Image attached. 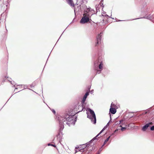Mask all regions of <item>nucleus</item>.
Segmentation results:
<instances>
[{
  "label": "nucleus",
  "instance_id": "f257e3e1",
  "mask_svg": "<svg viewBox=\"0 0 154 154\" xmlns=\"http://www.w3.org/2000/svg\"><path fill=\"white\" fill-rule=\"evenodd\" d=\"M73 120L71 116L67 115L66 117H60L59 119L60 124L61 125V128L63 129L64 128V125H65L64 122H65L66 124L69 126L71 123V122Z\"/></svg>",
  "mask_w": 154,
  "mask_h": 154
},
{
  "label": "nucleus",
  "instance_id": "f03ea898",
  "mask_svg": "<svg viewBox=\"0 0 154 154\" xmlns=\"http://www.w3.org/2000/svg\"><path fill=\"white\" fill-rule=\"evenodd\" d=\"M89 112L91 115L87 114V117L89 118L91 120L92 122L94 124H96V116L94 111L91 109H89Z\"/></svg>",
  "mask_w": 154,
  "mask_h": 154
},
{
  "label": "nucleus",
  "instance_id": "7ed1b4c3",
  "mask_svg": "<svg viewBox=\"0 0 154 154\" xmlns=\"http://www.w3.org/2000/svg\"><path fill=\"white\" fill-rule=\"evenodd\" d=\"M83 15V17L80 20V23H88L90 20H91V19H90L91 16H89V15L86 14H84Z\"/></svg>",
  "mask_w": 154,
  "mask_h": 154
},
{
  "label": "nucleus",
  "instance_id": "20e7f679",
  "mask_svg": "<svg viewBox=\"0 0 154 154\" xmlns=\"http://www.w3.org/2000/svg\"><path fill=\"white\" fill-rule=\"evenodd\" d=\"M102 60V58L99 57L98 59V63H100V64L99 65V68L100 69V72L103 69V63H102V61L101 60Z\"/></svg>",
  "mask_w": 154,
  "mask_h": 154
},
{
  "label": "nucleus",
  "instance_id": "39448f33",
  "mask_svg": "<svg viewBox=\"0 0 154 154\" xmlns=\"http://www.w3.org/2000/svg\"><path fill=\"white\" fill-rule=\"evenodd\" d=\"M93 11L91 8H87L85 11L84 14H88L89 16H91L93 14L92 12Z\"/></svg>",
  "mask_w": 154,
  "mask_h": 154
},
{
  "label": "nucleus",
  "instance_id": "423d86ee",
  "mask_svg": "<svg viewBox=\"0 0 154 154\" xmlns=\"http://www.w3.org/2000/svg\"><path fill=\"white\" fill-rule=\"evenodd\" d=\"M101 33H100V34H99L98 36L97 37V42L95 46H97V45L99 43V42L101 40Z\"/></svg>",
  "mask_w": 154,
  "mask_h": 154
},
{
  "label": "nucleus",
  "instance_id": "0eeeda50",
  "mask_svg": "<svg viewBox=\"0 0 154 154\" xmlns=\"http://www.w3.org/2000/svg\"><path fill=\"white\" fill-rule=\"evenodd\" d=\"M88 95L89 93L88 92H86L84 96L82 101V104H83L85 102L87 96Z\"/></svg>",
  "mask_w": 154,
  "mask_h": 154
},
{
  "label": "nucleus",
  "instance_id": "6e6552de",
  "mask_svg": "<svg viewBox=\"0 0 154 154\" xmlns=\"http://www.w3.org/2000/svg\"><path fill=\"white\" fill-rule=\"evenodd\" d=\"M68 3L71 6L74 7L75 5L72 0H66Z\"/></svg>",
  "mask_w": 154,
  "mask_h": 154
},
{
  "label": "nucleus",
  "instance_id": "1a4fd4ad",
  "mask_svg": "<svg viewBox=\"0 0 154 154\" xmlns=\"http://www.w3.org/2000/svg\"><path fill=\"white\" fill-rule=\"evenodd\" d=\"M109 112L112 114H115L116 112V109L111 107L110 109Z\"/></svg>",
  "mask_w": 154,
  "mask_h": 154
},
{
  "label": "nucleus",
  "instance_id": "9d476101",
  "mask_svg": "<svg viewBox=\"0 0 154 154\" xmlns=\"http://www.w3.org/2000/svg\"><path fill=\"white\" fill-rule=\"evenodd\" d=\"M149 127V124H146L143 127L142 130L143 131H145Z\"/></svg>",
  "mask_w": 154,
  "mask_h": 154
},
{
  "label": "nucleus",
  "instance_id": "9b49d317",
  "mask_svg": "<svg viewBox=\"0 0 154 154\" xmlns=\"http://www.w3.org/2000/svg\"><path fill=\"white\" fill-rule=\"evenodd\" d=\"M91 146H89L88 147H87V151H88V153L90 151V150H91Z\"/></svg>",
  "mask_w": 154,
  "mask_h": 154
},
{
  "label": "nucleus",
  "instance_id": "f8f14e48",
  "mask_svg": "<svg viewBox=\"0 0 154 154\" xmlns=\"http://www.w3.org/2000/svg\"><path fill=\"white\" fill-rule=\"evenodd\" d=\"M104 130V129L103 128L101 131L94 138V139H96V137H98L99 135L102 133V132L103 131V130Z\"/></svg>",
  "mask_w": 154,
  "mask_h": 154
},
{
  "label": "nucleus",
  "instance_id": "ddd939ff",
  "mask_svg": "<svg viewBox=\"0 0 154 154\" xmlns=\"http://www.w3.org/2000/svg\"><path fill=\"white\" fill-rule=\"evenodd\" d=\"M81 146L80 147V146H79L78 148H81V149L80 150L83 149L85 148H86V147H87V146L85 145V144H84V145H82V147L81 146Z\"/></svg>",
  "mask_w": 154,
  "mask_h": 154
},
{
  "label": "nucleus",
  "instance_id": "4468645a",
  "mask_svg": "<svg viewBox=\"0 0 154 154\" xmlns=\"http://www.w3.org/2000/svg\"><path fill=\"white\" fill-rule=\"evenodd\" d=\"M110 137V136H109L107 138H106V139L105 140V141L104 143V144H105V143H106L108 141Z\"/></svg>",
  "mask_w": 154,
  "mask_h": 154
},
{
  "label": "nucleus",
  "instance_id": "2eb2a0df",
  "mask_svg": "<svg viewBox=\"0 0 154 154\" xmlns=\"http://www.w3.org/2000/svg\"><path fill=\"white\" fill-rule=\"evenodd\" d=\"M150 130L151 131H154V126H152Z\"/></svg>",
  "mask_w": 154,
  "mask_h": 154
},
{
  "label": "nucleus",
  "instance_id": "dca6fc26",
  "mask_svg": "<svg viewBox=\"0 0 154 154\" xmlns=\"http://www.w3.org/2000/svg\"><path fill=\"white\" fill-rule=\"evenodd\" d=\"M126 128H123V127H122V128L121 129V130L122 131H123L124 130L126 129Z\"/></svg>",
  "mask_w": 154,
  "mask_h": 154
},
{
  "label": "nucleus",
  "instance_id": "f3484780",
  "mask_svg": "<svg viewBox=\"0 0 154 154\" xmlns=\"http://www.w3.org/2000/svg\"><path fill=\"white\" fill-rule=\"evenodd\" d=\"M48 146H49V145H51L52 146H54V147H56V146H55V145H53V144H48Z\"/></svg>",
  "mask_w": 154,
  "mask_h": 154
},
{
  "label": "nucleus",
  "instance_id": "a211bd4d",
  "mask_svg": "<svg viewBox=\"0 0 154 154\" xmlns=\"http://www.w3.org/2000/svg\"><path fill=\"white\" fill-rule=\"evenodd\" d=\"M148 124H149V125H152L153 124L152 122H150L149 123H148Z\"/></svg>",
  "mask_w": 154,
  "mask_h": 154
},
{
  "label": "nucleus",
  "instance_id": "6ab92c4d",
  "mask_svg": "<svg viewBox=\"0 0 154 154\" xmlns=\"http://www.w3.org/2000/svg\"><path fill=\"white\" fill-rule=\"evenodd\" d=\"M115 105L114 104H112V103L111 104V106H113V107H114V106Z\"/></svg>",
  "mask_w": 154,
  "mask_h": 154
},
{
  "label": "nucleus",
  "instance_id": "aec40b11",
  "mask_svg": "<svg viewBox=\"0 0 154 154\" xmlns=\"http://www.w3.org/2000/svg\"><path fill=\"white\" fill-rule=\"evenodd\" d=\"M52 112L54 113V114H55V113L56 112H55V110H53L52 111Z\"/></svg>",
  "mask_w": 154,
  "mask_h": 154
},
{
  "label": "nucleus",
  "instance_id": "412c9836",
  "mask_svg": "<svg viewBox=\"0 0 154 154\" xmlns=\"http://www.w3.org/2000/svg\"><path fill=\"white\" fill-rule=\"evenodd\" d=\"M103 1V0H101V2H100V4H101V3H102Z\"/></svg>",
  "mask_w": 154,
  "mask_h": 154
},
{
  "label": "nucleus",
  "instance_id": "4be33fe9",
  "mask_svg": "<svg viewBox=\"0 0 154 154\" xmlns=\"http://www.w3.org/2000/svg\"><path fill=\"white\" fill-rule=\"evenodd\" d=\"M99 71L98 70H97V72H98Z\"/></svg>",
  "mask_w": 154,
  "mask_h": 154
},
{
  "label": "nucleus",
  "instance_id": "5701e85b",
  "mask_svg": "<svg viewBox=\"0 0 154 154\" xmlns=\"http://www.w3.org/2000/svg\"><path fill=\"white\" fill-rule=\"evenodd\" d=\"M82 109H83V108L82 107Z\"/></svg>",
  "mask_w": 154,
  "mask_h": 154
}]
</instances>
